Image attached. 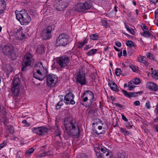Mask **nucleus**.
Masks as SVG:
<instances>
[{
  "mask_svg": "<svg viewBox=\"0 0 158 158\" xmlns=\"http://www.w3.org/2000/svg\"><path fill=\"white\" fill-rule=\"evenodd\" d=\"M34 69L35 72L33 76L35 78L41 81L44 80L46 77L47 85L51 87L55 85L58 81L57 77L52 74L47 76V70L43 66L41 62H39L35 64Z\"/></svg>",
  "mask_w": 158,
  "mask_h": 158,
  "instance_id": "nucleus-1",
  "label": "nucleus"
},
{
  "mask_svg": "<svg viewBox=\"0 0 158 158\" xmlns=\"http://www.w3.org/2000/svg\"><path fill=\"white\" fill-rule=\"evenodd\" d=\"M64 125L66 132L72 134L74 138H77L79 135V129L77 123L71 118H67L64 120Z\"/></svg>",
  "mask_w": 158,
  "mask_h": 158,
  "instance_id": "nucleus-2",
  "label": "nucleus"
},
{
  "mask_svg": "<svg viewBox=\"0 0 158 158\" xmlns=\"http://www.w3.org/2000/svg\"><path fill=\"white\" fill-rule=\"evenodd\" d=\"M17 19L19 21L21 24L26 25L31 21V19L29 14L25 10L20 11H15Z\"/></svg>",
  "mask_w": 158,
  "mask_h": 158,
  "instance_id": "nucleus-3",
  "label": "nucleus"
},
{
  "mask_svg": "<svg viewBox=\"0 0 158 158\" xmlns=\"http://www.w3.org/2000/svg\"><path fill=\"white\" fill-rule=\"evenodd\" d=\"M34 59L32 55L29 52L26 53L24 55L22 63L21 71H26L27 67L31 65L34 62Z\"/></svg>",
  "mask_w": 158,
  "mask_h": 158,
  "instance_id": "nucleus-4",
  "label": "nucleus"
},
{
  "mask_svg": "<svg viewBox=\"0 0 158 158\" xmlns=\"http://www.w3.org/2000/svg\"><path fill=\"white\" fill-rule=\"evenodd\" d=\"M69 36L65 34H61L57 38L55 44L57 47L64 46L67 44L69 41Z\"/></svg>",
  "mask_w": 158,
  "mask_h": 158,
  "instance_id": "nucleus-5",
  "label": "nucleus"
},
{
  "mask_svg": "<svg viewBox=\"0 0 158 158\" xmlns=\"http://www.w3.org/2000/svg\"><path fill=\"white\" fill-rule=\"evenodd\" d=\"M13 85L11 87V91L14 97H17L20 91V81L19 78H15L13 81Z\"/></svg>",
  "mask_w": 158,
  "mask_h": 158,
  "instance_id": "nucleus-6",
  "label": "nucleus"
},
{
  "mask_svg": "<svg viewBox=\"0 0 158 158\" xmlns=\"http://www.w3.org/2000/svg\"><path fill=\"white\" fill-rule=\"evenodd\" d=\"M94 93L89 90H86L85 91L81 97V104L84 105L83 103L82 102H86L88 100L92 103L94 102Z\"/></svg>",
  "mask_w": 158,
  "mask_h": 158,
  "instance_id": "nucleus-7",
  "label": "nucleus"
},
{
  "mask_svg": "<svg viewBox=\"0 0 158 158\" xmlns=\"http://www.w3.org/2000/svg\"><path fill=\"white\" fill-rule=\"evenodd\" d=\"M90 2L87 1L84 3H78L76 6L75 9L77 11L83 12L85 10H88L91 7Z\"/></svg>",
  "mask_w": 158,
  "mask_h": 158,
  "instance_id": "nucleus-8",
  "label": "nucleus"
},
{
  "mask_svg": "<svg viewBox=\"0 0 158 158\" xmlns=\"http://www.w3.org/2000/svg\"><path fill=\"white\" fill-rule=\"evenodd\" d=\"M52 27L51 26H48L44 29L42 31L41 36L43 40H48L52 37L51 32Z\"/></svg>",
  "mask_w": 158,
  "mask_h": 158,
  "instance_id": "nucleus-9",
  "label": "nucleus"
},
{
  "mask_svg": "<svg viewBox=\"0 0 158 158\" xmlns=\"http://www.w3.org/2000/svg\"><path fill=\"white\" fill-rule=\"evenodd\" d=\"M69 0H58L55 4L58 11H61L66 7L69 4Z\"/></svg>",
  "mask_w": 158,
  "mask_h": 158,
  "instance_id": "nucleus-10",
  "label": "nucleus"
},
{
  "mask_svg": "<svg viewBox=\"0 0 158 158\" xmlns=\"http://www.w3.org/2000/svg\"><path fill=\"white\" fill-rule=\"evenodd\" d=\"M57 63L61 68L65 67L68 66L69 62V58L66 56L57 58Z\"/></svg>",
  "mask_w": 158,
  "mask_h": 158,
  "instance_id": "nucleus-11",
  "label": "nucleus"
},
{
  "mask_svg": "<svg viewBox=\"0 0 158 158\" xmlns=\"http://www.w3.org/2000/svg\"><path fill=\"white\" fill-rule=\"evenodd\" d=\"M76 81L81 85H85L86 83L85 74L82 72H78L76 76Z\"/></svg>",
  "mask_w": 158,
  "mask_h": 158,
  "instance_id": "nucleus-12",
  "label": "nucleus"
},
{
  "mask_svg": "<svg viewBox=\"0 0 158 158\" xmlns=\"http://www.w3.org/2000/svg\"><path fill=\"white\" fill-rule=\"evenodd\" d=\"M48 131V129L44 126L33 127L32 129L33 133L39 135H42L43 134L47 132Z\"/></svg>",
  "mask_w": 158,
  "mask_h": 158,
  "instance_id": "nucleus-13",
  "label": "nucleus"
},
{
  "mask_svg": "<svg viewBox=\"0 0 158 158\" xmlns=\"http://www.w3.org/2000/svg\"><path fill=\"white\" fill-rule=\"evenodd\" d=\"M74 95L71 92H69L64 96V102L66 104H69L74 105L75 104V102L73 100Z\"/></svg>",
  "mask_w": 158,
  "mask_h": 158,
  "instance_id": "nucleus-14",
  "label": "nucleus"
},
{
  "mask_svg": "<svg viewBox=\"0 0 158 158\" xmlns=\"http://www.w3.org/2000/svg\"><path fill=\"white\" fill-rule=\"evenodd\" d=\"M106 148H102L100 149L101 152L98 156V158H110L111 153L109 152Z\"/></svg>",
  "mask_w": 158,
  "mask_h": 158,
  "instance_id": "nucleus-15",
  "label": "nucleus"
},
{
  "mask_svg": "<svg viewBox=\"0 0 158 158\" xmlns=\"http://www.w3.org/2000/svg\"><path fill=\"white\" fill-rule=\"evenodd\" d=\"M18 39L22 41L27 38V33H26L24 30L21 28H19L17 31L16 33ZM22 42V41H21Z\"/></svg>",
  "mask_w": 158,
  "mask_h": 158,
  "instance_id": "nucleus-16",
  "label": "nucleus"
},
{
  "mask_svg": "<svg viewBox=\"0 0 158 158\" xmlns=\"http://www.w3.org/2000/svg\"><path fill=\"white\" fill-rule=\"evenodd\" d=\"M14 50V47L10 44H7L2 49L3 53L6 55H11Z\"/></svg>",
  "mask_w": 158,
  "mask_h": 158,
  "instance_id": "nucleus-17",
  "label": "nucleus"
},
{
  "mask_svg": "<svg viewBox=\"0 0 158 158\" xmlns=\"http://www.w3.org/2000/svg\"><path fill=\"white\" fill-rule=\"evenodd\" d=\"M146 87L148 89L151 91H156L158 90V86L156 84L150 82L147 83Z\"/></svg>",
  "mask_w": 158,
  "mask_h": 158,
  "instance_id": "nucleus-18",
  "label": "nucleus"
},
{
  "mask_svg": "<svg viewBox=\"0 0 158 158\" xmlns=\"http://www.w3.org/2000/svg\"><path fill=\"white\" fill-rule=\"evenodd\" d=\"M137 60L139 62L143 64L146 67L149 65V63L148 62V59L145 56H139L138 57Z\"/></svg>",
  "mask_w": 158,
  "mask_h": 158,
  "instance_id": "nucleus-19",
  "label": "nucleus"
},
{
  "mask_svg": "<svg viewBox=\"0 0 158 158\" xmlns=\"http://www.w3.org/2000/svg\"><path fill=\"white\" fill-rule=\"evenodd\" d=\"M122 91L123 93V94H124V95L128 98L136 97L137 96V94H141L140 92H139L136 93H128L125 90H123Z\"/></svg>",
  "mask_w": 158,
  "mask_h": 158,
  "instance_id": "nucleus-20",
  "label": "nucleus"
},
{
  "mask_svg": "<svg viewBox=\"0 0 158 158\" xmlns=\"http://www.w3.org/2000/svg\"><path fill=\"white\" fill-rule=\"evenodd\" d=\"M108 85L112 90L115 92L118 91L117 85L112 81L109 80Z\"/></svg>",
  "mask_w": 158,
  "mask_h": 158,
  "instance_id": "nucleus-21",
  "label": "nucleus"
},
{
  "mask_svg": "<svg viewBox=\"0 0 158 158\" xmlns=\"http://www.w3.org/2000/svg\"><path fill=\"white\" fill-rule=\"evenodd\" d=\"M6 3L4 0H0V15L2 14L6 9Z\"/></svg>",
  "mask_w": 158,
  "mask_h": 158,
  "instance_id": "nucleus-22",
  "label": "nucleus"
},
{
  "mask_svg": "<svg viewBox=\"0 0 158 158\" xmlns=\"http://www.w3.org/2000/svg\"><path fill=\"white\" fill-rule=\"evenodd\" d=\"M3 69L5 71L9 73H11L13 69V67L9 64H6L4 67Z\"/></svg>",
  "mask_w": 158,
  "mask_h": 158,
  "instance_id": "nucleus-23",
  "label": "nucleus"
},
{
  "mask_svg": "<svg viewBox=\"0 0 158 158\" xmlns=\"http://www.w3.org/2000/svg\"><path fill=\"white\" fill-rule=\"evenodd\" d=\"M97 51L96 49H92L89 51L87 53V55L89 56H93L94 55Z\"/></svg>",
  "mask_w": 158,
  "mask_h": 158,
  "instance_id": "nucleus-24",
  "label": "nucleus"
},
{
  "mask_svg": "<svg viewBox=\"0 0 158 158\" xmlns=\"http://www.w3.org/2000/svg\"><path fill=\"white\" fill-rule=\"evenodd\" d=\"M44 47L43 46L40 45L38 48L37 52L40 54H42L44 52Z\"/></svg>",
  "mask_w": 158,
  "mask_h": 158,
  "instance_id": "nucleus-25",
  "label": "nucleus"
},
{
  "mask_svg": "<svg viewBox=\"0 0 158 158\" xmlns=\"http://www.w3.org/2000/svg\"><path fill=\"white\" fill-rule=\"evenodd\" d=\"M152 77L156 80L158 79V71L157 70L153 71L152 73Z\"/></svg>",
  "mask_w": 158,
  "mask_h": 158,
  "instance_id": "nucleus-26",
  "label": "nucleus"
},
{
  "mask_svg": "<svg viewBox=\"0 0 158 158\" xmlns=\"http://www.w3.org/2000/svg\"><path fill=\"white\" fill-rule=\"evenodd\" d=\"M7 131H8L9 133L12 134L14 132V128L13 127L11 126H8L7 127Z\"/></svg>",
  "mask_w": 158,
  "mask_h": 158,
  "instance_id": "nucleus-27",
  "label": "nucleus"
},
{
  "mask_svg": "<svg viewBox=\"0 0 158 158\" xmlns=\"http://www.w3.org/2000/svg\"><path fill=\"white\" fill-rule=\"evenodd\" d=\"M90 38L93 40H97L98 38V36L97 34H93L90 36Z\"/></svg>",
  "mask_w": 158,
  "mask_h": 158,
  "instance_id": "nucleus-28",
  "label": "nucleus"
},
{
  "mask_svg": "<svg viewBox=\"0 0 158 158\" xmlns=\"http://www.w3.org/2000/svg\"><path fill=\"white\" fill-rule=\"evenodd\" d=\"M51 152L50 151H48L47 152H44V153H42L41 155H40V157H42L46 156H49L51 155Z\"/></svg>",
  "mask_w": 158,
  "mask_h": 158,
  "instance_id": "nucleus-29",
  "label": "nucleus"
},
{
  "mask_svg": "<svg viewBox=\"0 0 158 158\" xmlns=\"http://www.w3.org/2000/svg\"><path fill=\"white\" fill-rule=\"evenodd\" d=\"M143 36L146 37H149L151 36V33L148 31H144L142 34Z\"/></svg>",
  "mask_w": 158,
  "mask_h": 158,
  "instance_id": "nucleus-30",
  "label": "nucleus"
},
{
  "mask_svg": "<svg viewBox=\"0 0 158 158\" xmlns=\"http://www.w3.org/2000/svg\"><path fill=\"white\" fill-rule=\"evenodd\" d=\"M134 84L133 82H131V81L128 84V87L129 89L130 90H131L132 89H133L135 87Z\"/></svg>",
  "mask_w": 158,
  "mask_h": 158,
  "instance_id": "nucleus-31",
  "label": "nucleus"
},
{
  "mask_svg": "<svg viewBox=\"0 0 158 158\" xmlns=\"http://www.w3.org/2000/svg\"><path fill=\"white\" fill-rule=\"evenodd\" d=\"M146 56L148 59L153 60H154V57L153 54L151 53H147Z\"/></svg>",
  "mask_w": 158,
  "mask_h": 158,
  "instance_id": "nucleus-32",
  "label": "nucleus"
},
{
  "mask_svg": "<svg viewBox=\"0 0 158 158\" xmlns=\"http://www.w3.org/2000/svg\"><path fill=\"white\" fill-rule=\"evenodd\" d=\"M125 28L130 34L132 35L133 34L134 30L132 28L129 27L127 25L125 26Z\"/></svg>",
  "mask_w": 158,
  "mask_h": 158,
  "instance_id": "nucleus-33",
  "label": "nucleus"
},
{
  "mask_svg": "<svg viewBox=\"0 0 158 158\" xmlns=\"http://www.w3.org/2000/svg\"><path fill=\"white\" fill-rule=\"evenodd\" d=\"M126 44L127 46L132 47L134 46L133 42L131 41L128 40L126 42Z\"/></svg>",
  "mask_w": 158,
  "mask_h": 158,
  "instance_id": "nucleus-34",
  "label": "nucleus"
},
{
  "mask_svg": "<svg viewBox=\"0 0 158 158\" xmlns=\"http://www.w3.org/2000/svg\"><path fill=\"white\" fill-rule=\"evenodd\" d=\"M133 82L135 85H137L139 84L140 83V80L138 78H135V79L133 81Z\"/></svg>",
  "mask_w": 158,
  "mask_h": 158,
  "instance_id": "nucleus-35",
  "label": "nucleus"
},
{
  "mask_svg": "<svg viewBox=\"0 0 158 158\" xmlns=\"http://www.w3.org/2000/svg\"><path fill=\"white\" fill-rule=\"evenodd\" d=\"M34 149L33 148H29L27 151L26 152V154H28V155H29L33 153L34 151Z\"/></svg>",
  "mask_w": 158,
  "mask_h": 158,
  "instance_id": "nucleus-36",
  "label": "nucleus"
},
{
  "mask_svg": "<svg viewBox=\"0 0 158 158\" xmlns=\"http://www.w3.org/2000/svg\"><path fill=\"white\" fill-rule=\"evenodd\" d=\"M121 70L120 69H117L115 72L116 75L117 76L120 75L121 74Z\"/></svg>",
  "mask_w": 158,
  "mask_h": 158,
  "instance_id": "nucleus-37",
  "label": "nucleus"
},
{
  "mask_svg": "<svg viewBox=\"0 0 158 158\" xmlns=\"http://www.w3.org/2000/svg\"><path fill=\"white\" fill-rule=\"evenodd\" d=\"M101 22L103 25L105 26L106 28H107V21L105 19H102L101 20Z\"/></svg>",
  "mask_w": 158,
  "mask_h": 158,
  "instance_id": "nucleus-38",
  "label": "nucleus"
},
{
  "mask_svg": "<svg viewBox=\"0 0 158 158\" xmlns=\"http://www.w3.org/2000/svg\"><path fill=\"white\" fill-rule=\"evenodd\" d=\"M77 158H88V156L85 154H82L80 156L77 157Z\"/></svg>",
  "mask_w": 158,
  "mask_h": 158,
  "instance_id": "nucleus-39",
  "label": "nucleus"
},
{
  "mask_svg": "<svg viewBox=\"0 0 158 158\" xmlns=\"http://www.w3.org/2000/svg\"><path fill=\"white\" fill-rule=\"evenodd\" d=\"M95 133L97 134L98 135H99L101 134H103L104 132V131H102L99 132L97 130H95L93 131Z\"/></svg>",
  "mask_w": 158,
  "mask_h": 158,
  "instance_id": "nucleus-40",
  "label": "nucleus"
},
{
  "mask_svg": "<svg viewBox=\"0 0 158 158\" xmlns=\"http://www.w3.org/2000/svg\"><path fill=\"white\" fill-rule=\"evenodd\" d=\"M132 69L134 72H135L136 71V69L135 66L131 65L129 66Z\"/></svg>",
  "mask_w": 158,
  "mask_h": 158,
  "instance_id": "nucleus-41",
  "label": "nucleus"
},
{
  "mask_svg": "<svg viewBox=\"0 0 158 158\" xmlns=\"http://www.w3.org/2000/svg\"><path fill=\"white\" fill-rule=\"evenodd\" d=\"M145 107L147 109H149L150 108V104L149 101H148L146 102Z\"/></svg>",
  "mask_w": 158,
  "mask_h": 158,
  "instance_id": "nucleus-42",
  "label": "nucleus"
},
{
  "mask_svg": "<svg viewBox=\"0 0 158 158\" xmlns=\"http://www.w3.org/2000/svg\"><path fill=\"white\" fill-rule=\"evenodd\" d=\"M78 47L79 48H82L84 45L82 42L78 44Z\"/></svg>",
  "mask_w": 158,
  "mask_h": 158,
  "instance_id": "nucleus-43",
  "label": "nucleus"
},
{
  "mask_svg": "<svg viewBox=\"0 0 158 158\" xmlns=\"http://www.w3.org/2000/svg\"><path fill=\"white\" fill-rule=\"evenodd\" d=\"M6 143L3 142V143L0 144V150L6 145Z\"/></svg>",
  "mask_w": 158,
  "mask_h": 158,
  "instance_id": "nucleus-44",
  "label": "nucleus"
},
{
  "mask_svg": "<svg viewBox=\"0 0 158 158\" xmlns=\"http://www.w3.org/2000/svg\"><path fill=\"white\" fill-rule=\"evenodd\" d=\"M134 104L135 106H138L140 105V103L139 101H136L134 102Z\"/></svg>",
  "mask_w": 158,
  "mask_h": 158,
  "instance_id": "nucleus-45",
  "label": "nucleus"
},
{
  "mask_svg": "<svg viewBox=\"0 0 158 158\" xmlns=\"http://www.w3.org/2000/svg\"><path fill=\"white\" fill-rule=\"evenodd\" d=\"M122 119L124 121H128L127 119L125 117L124 114H122Z\"/></svg>",
  "mask_w": 158,
  "mask_h": 158,
  "instance_id": "nucleus-46",
  "label": "nucleus"
},
{
  "mask_svg": "<svg viewBox=\"0 0 158 158\" xmlns=\"http://www.w3.org/2000/svg\"><path fill=\"white\" fill-rule=\"evenodd\" d=\"M155 112L156 114H158V103H157V105L156 106V107L155 110Z\"/></svg>",
  "mask_w": 158,
  "mask_h": 158,
  "instance_id": "nucleus-47",
  "label": "nucleus"
},
{
  "mask_svg": "<svg viewBox=\"0 0 158 158\" xmlns=\"http://www.w3.org/2000/svg\"><path fill=\"white\" fill-rule=\"evenodd\" d=\"M115 105L116 106L118 107H120L121 108H123V106L122 105H121V104H120L119 103H115Z\"/></svg>",
  "mask_w": 158,
  "mask_h": 158,
  "instance_id": "nucleus-48",
  "label": "nucleus"
},
{
  "mask_svg": "<svg viewBox=\"0 0 158 158\" xmlns=\"http://www.w3.org/2000/svg\"><path fill=\"white\" fill-rule=\"evenodd\" d=\"M115 45L118 47H120L121 46V44L118 42H115Z\"/></svg>",
  "mask_w": 158,
  "mask_h": 158,
  "instance_id": "nucleus-49",
  "label": "nucleus"
},
{
  "mask_svg": "<svg viewBox=\"0 0 158 158\" xmlns=\"http://www.w3.org/2000/svg\"><path fill=\"white\" fill-rule=\"evenodd\" d=\"M21 153V152H18L16 154V157L18 158H21V156H20Z\"/></svg>",
  "mask_w": 158,
  "mask_h": 158,
  "instance_id": "nucleus-50",
  "label": "nucleus"
},
{
  "mask_svg": "<svg viewBox=\"0 0 158 158\" xmlns=\"http://www.w3.org/2000/svg\"><path fill=\"white\" fill-rule=\"evenodd\" d=\"M90 48L89 45H86L84 48V50H87V49Z\"/></svg>",
  "mask_w": 158,
  "mask_h": 158,
  "instance_id": "nucleus-51",
  "label": "nucleus"
},
{
  "mask_svg": "<svg viewBox=\"0 0 158 158\" xmlns=\"http://www.w3.org/2000/svg\"><path fill=\"white\" fill-rule=\"evenodd\" d=\"M100 149V148L99 147H96L95 148H94L95 151L96 152H97L98 153V152L97 151V150H99Z\"/></svg>",
  "mask_w": 158,
  "mask_h": 158,
  "instance_id": "nucleus-52",
  "label": "nucleus"
},
{
  "mask_svg": "<svg viewBox=\"0 0 158 158\" xmlns=\"http://www.w3.org/2000/svg\"><path fill=\"white\" fill-rule=\"evenodd\" d=\"M126 127L127 128L129 129L132 127V126L130 124H128V123H127L126 125Z\"/></svg>",
  "mask_w": 158,
  "mask_h": 158,
  "instance_id": "nucleus-53",
  "label": "nucleus"
},
{
  "mask_svg": "<svg viewBox=\"0 0 158 158\" xmlns=\"http://www.w3.org/2000/svg\"><path fill=\"white\" fill-rule=\"evenodd\" d=\"M88 41V39L87 38H85L83 41L82 42L83 44L85 45V44L87 43V41Z\"/></svg>",
  "mask_w": 158,
  "mask_h": 158,
  "instance_id": "nucleus-54",
  "label": "nucleus"
},
{
  "mask_svg": "<svg viewBox=\"0 0 158 158\" xmlns=\"http://www.w3.org/2000/svg\"><path fill=\"white\" fill-rule=\"evenodd\" d=\"M62 101H60L58 102L57 104L59 106H61L63 104L62 103Z\"/></svg>",
  "mask_w": 158,
  "mask_h": 158,
  "instance_id": "nucleus-55",
  "label": "nucleus"
},
{
  "mask_svg": "<svg viewBox=\"0 0 158 158\" xmlns=\"http://www.w3.org/2000/svg\"><path fill=\"white\" fill-rule=\"evenodd\" d=\"M123 55L125 56H127V51L126 50H124L123 52Z\"/></svg>",
  "mask_w": 158,
  "mask_h": 158,
  "instance_id": "nucleus-56",
  "label": "nucleus"
},
{
  "mask_svg": "<svg viewBox=\"0 0 158 158\" xmlns=\"http://www.w3.org/2000/svg\"><path fill=\"white\" fill-rule=\"evenodd\" d=\"M129 133L130 132L129 131H126L125 132V133H124V134L125 135H127L130 134Z\"/></svg>",
  "mask_w": 158,
  "mask_h": 158,
  "instance_id": "nucleus-57",
  "label": "nucleus"
},
{
  "mask_svg": "<svg viewBox=\"0 0 158 158\" xmlns=\"http://www.w3.org/2000/svg\"><path fill=\"white\" fill-rule=\"evenodd\" d=\"M126 131V130L124 129L123 128H121V131L123 134L125 133Z\"/></svg>",
  "mask_w": 158,
  "mask_h": 158,
  "instance_id": "nucleus-58",
  "label": "nucleus"
},
{
  "mask_svg": "<svg viewBox=\"0 0 158 158\" xmlns=\"http://www.w3.org/2000/svg\"><path fill=\"white\" fill-rule=\"evenodd\" d=\"M56 109L59 110L60 108V106L57 104L56 106Z\"/></svg>",
  "mask_w": 158,
  "mask_h": 158,
  "instance_id": "nucleus-59",
  "label": "nucleus"
},
{
  "mask_svg": "<svg viewBox=\"0 0 158 158\" xmlns=\"http://www.w3.org/2000/svg\"><path fill=\"white\" fill-rule=\"evenodd\" d=\"M22 123H26V124H27V121L26 120H23L22 121Z\"/></svg>",
  "mask_w": 158,
  "mask_h": 158,
  "instance_id": "nucleus-60",
  "label": "nucleus"
},
{
  "mask_svg": "<svg viewBox=\"0 0 158 158\" xmlns=\"http://www.w3.org/2000/svg\"><path fill=\"white\" fill-rule=\"evenodd\" d=\"M114 49H115V50L116 51H119V49L118 48H117V47H116L114 46Z\"/></svg>",
  "mask_w": 158,
  "mask_h": 158,
  "instance_id": "nucleus-61",
  "label": "nucleus"
},
{
  "mask_svg": "<svg viewBox=\"0 0 158 158\" xmlns=\"http://www.w3.org/2000/svg\"><path fill=\"white\" fill-rule=\"evenodd\" d=\"M102 129V126H99L98 127V129L99 130H101Z\"/></svg>",
  "mask_w": 158,
  "mask_h": 158,
  "instance_id": "nucleus-62",
  "label": "nucleus"
},
{
  "mask_svg": "<svg viewBox=\"0 0 158 158\" xmlns=\"http://www.w3.org/2000/svg\"><path fill=\"white\" fill-rule=\"evenodd\" d=\"M117 8V7L116 6H115L114 7V10L115 12H117L118 11Z\"/></svg>",
  "mask_w": 158,
  "mask_h": 158,
  "instance_id": "nucleus-63",
  "label": "nucleus"
},
{
  "mask_svg": "<svg viewBox=\"0 0 158 158\" xmlns=\"http://www.w3.org/2000/svg\"><path fill=\"white\" fill-rule=\"evenodd\" d=\"M155 14H158V9L156 10L155 12Z\"/></svg>",
  "mask_w": 158,
  "mask_h": 158,
  "instance_id": "nucleus-64",
  "label": "nucleus"
}]
</instances>
